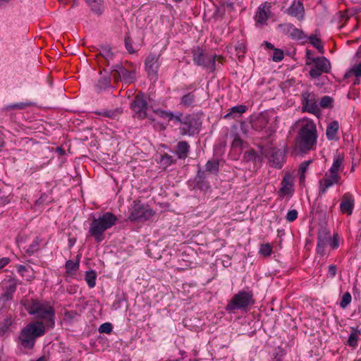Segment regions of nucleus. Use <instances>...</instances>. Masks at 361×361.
Segmentation results:
<instances>
[{"mask_svg": "<svg viewBox=\"0 0 361 361\" xmlns=\"http://www.w3.org/2000/svg\"><path fill=\"white\" fill-rule=\"evenodd\" d=\"M21 303L27 312L35 318L44 321L45 328L53 329L55 326V310L47 302L37 300H22Z\"/></svg>", "mask_w": 361, "mask_h": 361, "instance_id": "obj_1", "label": "nucleus"}, {"mask_svg": "<svg viewBox=\"0 0 361 361\" xmlns=\"http://www.w3.org/2000/svg\"><path fill=\"white\" fill-rule=\"evenodd\" d=\"M44 322L37 320L27 324L20 331L18 336L20 345L27 349H32L37 338L45 334Z\"/></svg>", "mask_w": 361, "mask_h": 361, "instance_id": "obj_2", "label": "nucleus"}, {"mask_svg": "<svg viewBox=\"0 0 361 361\" xmlns=\"http://www.w3.org/2000/svg\"><path fill=\"white\" fill-rule=\"evenodd\" d=\"M315 124L312 121H307L300 128L297 138V147L302 152H307L314 149L317 140Z\"/></svg>", "mask_w": 361, "mask_h": 361, "instance_id": "obj_3", "label": "nucleus"}, {"mask_svg": "<svg viewBox=\"0 0 361 361\" xmlns=\"http://www.w3.org/2000/svg\"><path fill=\"white\" fill-rule=\"evenodd\" d=\"M116 216L111 212H106L99 218H94L90 224L89 233L98 243L104 239L103 234L116 222Z\"/></svg>", "mask_w": 361, "mask_h": 361, "instance_id": "obj_4", "label": "nucleus"}, {"mask_svg": "<svg viewBox=\"0 0 361 361\" xmlns=\"http://www.w3.org/2000/svg\"><path fill=\"white\" fill-rule=\"evenodd\" d=\"M254 303L252 292L241 290L233 296L225 309L228 312H234L236 310H246Z\"/></svg>", "mask_w": 361, "mask_h": 361, "instance_id": "obj_5", "label": "nucleus"}, {"mask_svg": "<svg viewBox=\"0 0 361 361\" xmlns=\"http://www.w3.org/2000/svg\"><path fill=\"white\" fill-rule=\"evenodd\" d=\"M220 59L219 56L205 54L199 47L193 50V61L195 64L203 66L209 71H214L216 69V66L221 63Z\"/></svg>", "mask_w": 361, "mask_h": 361, "instance_id": "obj_6", "label": "nucleus"}, {"mask_svg": "<svg viewBox=\"0 0 361 361\" xmlns=\"http://www.w3.org/2000/svg\"><path fill=\"white\" fill-rule=\"evenodd\" d=\"M306 65L311 66L309 73L312 78H317L323 73H329L331 69L329 61L324 56L311 58Z\"/></svg>", "mask_w": 361, "mask_h": 361, "instance_id": "obj_7", "label": "nucleus"}, {"mask_svg": "<svg viewBox=\"0 0 361 361\" xmlns=\"http://www.w3.org/2000/svg\"><path fill=\"white\" fill-rule=\"evenodd\" d=\"M130 106L135 114V116L139 119H145L148 116L147 111L149 106L143 94H137L132 102Z\"/></svg>", "mask_w": 361, "mask_h": 361, "instance_id": "obj_8", "label": "nucleus"}, {"mask_svg": "<svg viewBox=\"0 0 361 361\" xmlns=\"http://www.w3.org/2000/svg\"><path fill=\"white\" fill-rule=\"evenodd\" d=\"M155 212L138 203L135 204L129 216L130 221H144L150 219Z\"/></svg>", "mask_w": 361, "mask_h": 361, "instance_id": "obj_9", "label": "nucleus"}, {"mask_svg": "<svg viewBox=\"0 0 361 361\" xmlns=\"http://www.w3.org/2000/svg\"><path fill=\"white\" fill-rule=\"evenodd\" d=\"M182 114L176 116L175 121L180 124L179 128L180 133L182 135H192L196 130V119L191 116H187L182 118Z\"/></svg>", "mask_w": 361, "mask_h": 361, "instance_id": "obj_10", "label": "nucleus"}, {"mask_svg": "<svg viewBox=\"0 0 361 361\" xmlns=\"http://www.w3.org/2000/svg\"><path fill=\"white\" fill-rule=\"evenodd\" d=\"M302 111L309 113H317L319 111L317 99L316 95L308 90L305 91L301 95Z\"/></svg>", "mask_w": 361, "mask_h": 361, "instance_id": "obj_11", "label": "nucleus"}, {"mask_svg": "<svg viewBox=\"0 0 361 361\" xmlns=\"http://www.w3.org/2000/svg\"><path fill=\"white\" fill-rule=\"evenodd\" d=\"M111 73L116 80H123L126 83L133 82L135 80V71L134 70L128 71L121 66H116V68H114Z\"/></svg>", "mask_w": 361, "mask_h": 361, "instance_id": "obj_12", "label": "nucleus"}, {"mask_svg": "<svg viewBox=\"0 0 361 361\" xmlns=\"http://www.w3.org/2000/svg\"><path fill=\"white\" fill-rule=\"evenodd\" d=\"M266 156L272 166L278 169L282 167L285 157L284 152L282 150L272 147L269 148L266 151Z\"/></svg>", "mask_w": 361, "mask_h": 361, "instance_id": "obj_13", "label": "nucleus"}, {"mask_svg": "<svg viewBox=\"0 0 361 361\" xmlns=\"http://www.w3.org/2000/svg\"><path fill=\"white\" fill-rule=\"evenodd\" d=\"M160 54H149L145 60V69L149 75H156L160 66Z\"/></svg>", "mask_w": 361, "mask_h": 361, "instance_id": "obj_14", "label": "nucleus"}, {"mask_svg": "<svg viewBox=\"0 0 361 361\" xmlns=\"http://www.w3.org/2000/svg\"><path fill=\"white\" fill-rule=\"evenodd\" d=\"M270 9L271 4L267 2H265L259 6L258 11L255 16L257 23L261 25H264L266 23L267 20L271 15Z\"/></svg>", "mask_w": 361, "mask_h": 361, "instance_id": "obj_15", "label": "nucleus"}, {"mask_svg": "<svg viewBox=\"0 0 361 361\" xmlns=\"http://www.w3.org/2000/svg\"><path fill=\"white\" fill-rule=\"evenodd\" d=\"M286 13L298 20H302L305 16V9L301 1H293L290 6L286 9Z\"/></svg>", "mask_w": 361, "mask_h": 361, "instance_id": "obj_16", "label": "nucleus"}, {"mask_svg": "<svg viewBox=\"0 0 361 361\" xmlns=\"http://www.w3.org/2000/svg\"><path fill=\"white\" fill-rule=\"evenodd\" d=\"M338 175H329L326 176L323 179L319 181V193L322 195L331 187L334 184L338 181Z\"/></svg>", "mask_w": 361, "mask_h": 361, "instance_id": "obj_17", "label": "nucleus"}, {"mask_svg": "<svg viewBox=\"0 0 361 361\" xmlns=\"http://www.w3.org/2000/svg\"><path fill=\"white\" fill-rule=\"evenodd\" d=\"M354 207V200L352 196L345 193L342 199V201L340 204L341 211L343 213L347 214L348 215H350L353 212V209Z\"/></svg>", "mask_w": 361, "mask_h": 361, "instance_id": "obj_18", "label": "nucleus"}, {"mask_svg": "<svg viewBox=\"0 0 361 361\" xmlns=\"http://www.w3.org/2000/svg\"><path fill=\"white\" fill-rule=\"evenodd\" d=\"M286 33L293 39H303L305 38L302 30L298 29L293 25L288 23L283 25Z\"/></svg>", "mask_w": 361, "mask_h": 361, "instance_id": "obj_19", "label": "nucleus"}, {"mask_svg": "<svg viewBox=\"0 0 361 361\" xmlns=\"http://www.w3.org/2000/svg\"><path fill=\"white\" fill-rule=\"evenodd\" d=\"M281 197L291 195L293 192V179L291 176L286 175L281 182V188L279 190Z\"/></svg>", "mask_w": 361, "mask_h": 361, "instance_id": "obj_20", "label": "nucleus"}, {"mask_svg": "<svg viewBox=\"0 0 361 361\" xmlns=\"http://www.w3.org/2000/svg\"><path fill=\"white\" fill-rule=\"evenodd\" d=\"M190 145L186 141H180L177 145L176 154L180 159H184L188 157Z\"/></svg>", "mask_w": 361, "mask_h": 361, "instance_id": "obj_21", "label": "nucleus"}, {"mask_svg": "<svg viewBox=\"0 0 361 361\" xmlns=\"http://www.w3.org/2000/svg\"><path fill=\"white\" fill-rule=\"evenodd\" d=\"M268 122L269 120L266 116L259 115L252 122V128L256 130H262L267 126Z\"/></svg>", "mask_w": 361, "mask_h": 361, "instance_id": "obj_22", "label": "nucleus"}, {"mask_svg": "<svg viewBox=\"0 0 361 361\" xmlns=\"http://www.w3.org/2000/svg\"><path fill=\"white\" fill-rule=\"evenodd\" d=\"M247 107L244 105L235 106L229 109V112L224 116L225 118H235L245 112Z\"/></svg>", "mask_w": 361, "mask_h": 361, "instance_id": "obj_23", "label": "nucleus"}, {"mask_svg": "<svg viewBox=\"0 0 361 361\" xmlns=\"http://www.w3.org/2000/svg\"><path fill=\"white\" fill-rule=\"evenodd\" d=\"M17 286L18 283L16 279H9L8 280L4 282L3 290L13 297V294L16 290Z\"/></svg>", "mask_w": 361, "mask_h": 361, "instance_id": "obj_24", "label": "nucleus"}, {"mask_svg": "<svg viewBox=\"0 0 361 361\" xmlns=\"http://www.w3.org/2000/svg\"><path fill=\"white\" fill-rule=\"evenodd\" d=\"M91 10L97 15L102 14L104 10L103 0H85Z\"/></svg>", "mask_w": 361, "mask_h": 361, "instance_id": "obj_25", "label": "nucleus"}, {"mask_svg": "<svg viewBox=\"0 0 361 361\" xmlns=\"http://www.w3.org/2000/svg\"><path fill=\"white\" fill-rule=\"evenodd\" d=\"M338 128L339 125L338 121H334L328 125L326 128V135L329 140H331L336 137V135L337 134L338 130Z\"/></svg>", "mask_w": 361, "mask_h": 361, "instance_id": "obj_26", "label": "nucleus"}, {"mask_svg": "<svg viewBox=\"0 0 361 361\" xmlns=\"http://www.w3.org/2000/svg\"><path fill=\"white\" fill-rule=\"evenodd\" d=\"M110 78L108 75H104L100 78L95 85L96 90L99 92L110 87Z\"/></svg>", "mask_w": 361, "mask_h": 361, "instance_id": "obj_27", "label": "nucleus"}, {"mask_svg": "<svg viewBox=\"0 0 361 361\" xmlns=\"http://www.w3.org/2000/svg\"><path fill=\"white\" fill-rule=\"evenodd\" d=\"M329 232L326 229L320 231L318 233L317 237V245L318 246L326 247L329 243Z\"/></svg>", "mask_w": 361, "mask_h": 361, "instance_id": "obj_28", "label": "nucleus"}, {"mask_svg": "<svg viewBox=\"0 0 361 361\" xmlns=\"http://www.w3.org/2000/svg\"><path fill=\"white\" fill-rule=\"evenodd\" d=\"M99 55L102 56L108 63L113 60L114 54L109 46H102Z\"/></svg>", "mask_w": 361, "mask_h": 361, "instance_id": "obj_29", "label": "nucleus"}, {"mask_svg": "<svg viewBox=\"0 0 361 361\" xmlns=\"http://www.w3.org/2000/svg\"><path fill=\"white\" fill-rule=\"evenodd\" d=\"M97 273L95 271L90 270L85 273V281L90 288H94L96 285Z\"/></svg>", "mask_w": 361, "mask_h": 361, "instance_id": "obj_30", "label": "nucleus"}, {"mask_svg": "<svg viewBox=\"0 0 361 361\" xmlns=\"http://www.w3.org/2000/svg\"><path fill=\"white\" fill-rule=\"evenodd\" d=\"M343 158L340 156L334 159L331 167L329 169L330 175H338V172L343 164Z\"/></svg>", "mask_w": 361, "mask_h": 361, "instance_id": "obj_31", "label": "nucleus"}, {"mask_svg": "<svg viewBox=\"0 0 361 361\" xmlns=\"http://www.w3.org/2000/svg\"><path fill=\"white\" fill-rule=\"evenodd\" d=\"M310 42L319 51V53L324 54V49L322 45V41L319 38L314 35H311L309 37Z\"/></svg>", "mask_w": 361, "mask_h": 361, "instance_id": "obj_32", "label": "nucleus"}, {"mask_svg": "<svg viewBox=\"0 0 361 361\" xmlns=\"http://www.w3.org/2000/svg\"><path fill=\"white\" fill-rule=\"evenodd\" d=\"M219 162L218 160H209L206 165V171L210 173H216L219 171Z\"/></svg>", "mask_w": 361, "mask_h": 361, "instance_id": "obj_33", "label": "nucleus"}, {"mask_svg": "<svg viewBox=\"0 0 361 361\" xmlns=\"http://www.w3.org/2000/svg\"><path fill=\"white\" fill-rule=\"evenodd\" d=\"M154 114L160 118L168 119L169 121L175 119L176 116L171 111H166L160 109L154 111Z\"/></svg>", "mask_w": 361, "mask_h": 361, "instance_id": "obj_34", "label": "nucleus"}, {"mask_svg": "<svg viewBox=\"0 0 361 361\" xmlns=\"http://www.w3.org/2000/svg\"><path fill=\"white\" fill-rule=\"evenodd\" d=\"M11 193L4 189L0 190V206H4L10 202Z\"/></svg>", "mask_w": 361, "mask_h": 361, "instance_id": "obj_35", "label": "nucleus"}, {"mask_svg": "<svg viewBox=\"0 0 361 361\" xmlns=\"http://www.w3.org/2000/svg\"><path fill=\"white\" fill-rule=\"evenodd\" d=\"M195 101V95L193 92H190L182 97L181 102L185 106H191Z\"/></svg>", "mask_w": 361, "mask_h": 361, "instance_id": "obj_36", "label": "nucleus"}, {"mask_svg": "<svg viewBox=\"0 0 361 361\" xmlns=\"http://www.w3.org/2000/svg\"><path fill=\"white\" fill-rule=\"evenodd\" d=\"M243 141L238 135L234 136L231 147L234 149L240 151L243 148Z\"/></svg>", "mask_w": 361, "mask_h": 361, "instance_id": "obj_37", "label": "nucleus"}, {"mask_svg": "<svg viewBox=\"0 0 361 361\" xmlns=\"http://www.w3.org/2000/svg\"><path fill=\"white\" fill-rule=\"evenodd\" d=\"M340 237L338 233H334L333 236L329 235V243L333 249H336L339 246Z\"/></svg>", "mask_w": 361, "mask_h": 361, "instance_id": "obj_38", "label": "nucleus"}, {"mask_svg": "<svg viewBox=\"0 0 361 361\" xmlns=\"http://www.w3.org/2000/svg\"><path fill=\"white\" fill-rule=\"evenodd\" d=\"M79 267V262L68 260L66 263V269L68 273H72L76 271Z\"/></svg>", "mask_w": 361, "mask_h": 361, "instance_id": "obj_39", "label": "nucleus"}, {"mask_svg": "<svg viewBox=\"0 0 361 361\" xmlns=\"http://www.w3.org/2000/svg\"><path fill=\"white\" fill-rule=\"evenodd\" d=\"M351 295L350 293L346 292L343 295L341 301L340 302V306L342 308H345L351 302Z\"/></svg>", "mask_w": 361, "mask_h": 361, "instance_id": "obj_40", "label": "nucleus"}, {"mask_svg": "<svg viewBox=\"0 0 361 361\" xmlns=\"http://www.w3.org/2000/svg\"><path fill=\"white\" fill-rule=\"evenodd\" d=\"M78 313L75 310L66 311L64 319L68 322H72L78 317Z\"/></svg>", "mask_w": 361, "mask_h": 361, "instance_id": "obj_41", "label": "nucleus"}, {"mask_svg": "<svg viewBox=\"0 0 361 361\" xmlns=\"http://www.w3.org/2000/svg\"><path fill=\"white\" fill-rule=\"evenodd\" d=\"M272 248L269 244H263L261 245L259 252L262 255L267 257L271 253Z\"/></svg>", "mask_w": 361, "mask_h": 361, "instance_id": "obj_42", "label": "nucleus"}, {"mask_svg": "<svg viewBox=\"0 0 361 361\" xmlns=\"http://www.w3.org/2000/svg\"><path fill=\"white\" fill-rule=\"evenodd\" d=\"M12 299L13 296L4 291L3 293L0 295V308H3L5 306L6 302L10 301Z\"/></svg>", "mask_w": 361, "mask_h": 361, "instance_id": "obj_43", "label": "nucleus"}, {"mask_svg": "<svg viewBox=\"0 0 361 361\" xmlns=\"http://www.w3.org/2000/svg\"><path fill=\"white\" fill-rule=\"evenodd\" d=\"M357 337H358V333L357 332V331L354 330L350 334L349 338H348L349 345H350L352 347H355L357 345Z\"/></svg>", "mask_w": 361, "mask_h": 361, "instance_id": "obj_44", "label": "nucleus"}, {"mask_svg": "<svg viewBox=\"0 0 361 361\" xmlns=\"http://www.w3.org/2000/svg\"><path fill=\"white\" fill-rule=\"evenodd\" d=\"M333 102V99L329 96H324L320 101V106L322 108H327L331 106Z\"/></svg>", "mask_w": 361, "mask_h": 361, "instance_id": "obj_45", "label": "nucleus"}, {"mask_svg": "<svg viewBox=\"0 0 361 361\" xmlns=\"http://www.w3.org/2000/svg\"><path fill=\"white\" fill-rule=\"evenodd\" d=\"M272 58L276 62L281 61L283 59V51L279 49H274Z\"/></svg>", "mask_w": 361, "mask_h": 361, "instance_id": "obj_46", "label": "nucleus"}, {"mask_svg": "<svg viewBox=\"0 0 361 361\" xmlns=\"http://www.w3.org/2000/svg\"><path fill=\"white\" fill-rule=\"evenodd\" d=\"M356 56L357 57H361V54H358V51H357L356 53ZM352 72L356 77L361 76V62L353 66V68H352Z\"/></svg>", "mask_w": 361, "mask_h": 361, "instance_id": "obj_47", "label": "nucleus"}, {"mask_svg": "<svg viewBox=\"0 0 361 361\" xmlns=\"http://www.w3.org/2000/svg\"><path fill=\"white\" fill-rule=\"evenodd\" d=\"M111 331H112V326L110 323L102 324L99 328V331L100 333L109 334L111 332Z\"/></svg>", "mask_w": 361, "mask_h": 361, "instance_id": "obj_48", "label": "nucleus"}, {"mask_svg": "<svg viewBox=\"0 0 361 361\" xmlns=\"http://www.w3.org/2000/svg\"><path fill=\"white\" fill-rule=\"evenodd\" d=\"M286 220L289 222L295 221L298 218V212L295 209L288 211L286 214Z\"/></svg>", "mask_w": 361, "mask_h": 361, "instance_id": "obj_49", "label": "nucleus"}, {"mask_svg": "<svg viewBox=\"0 0 361 361\" xmlns=\"http://www.w3.org/2000/svg\"><path fill=\"white\" fill-rule=\"evenodd\" d=\"M39 248V243L37 240L33 241V243L30 245L28 248L26 250V252L29 255L33 254L35 252H36Z\"/></svg>", "mask_w": 361, "mask_h": 361, "instance_id": "obj_50", "label": "nucleus"}, {"mask_svg": "<svg viewBox=\"0 0 361 361\" xmlns=\"http://www.w3.org/2000/svg\"><path fill=\"white\" fill-rule=\"evenodd\" d=\"M311 162V160L303 161L300 166L299 173H305Z\"/></svg>", "mask_w": 361, "mask_h": 361, "instance_id": "obj_51", "label": "nucleus"}, {"mask_svg": "<svg viewBox=\"0 0 361 361\" xmlns=\"http://www.w3.org/2000/svg\"><path fill=\"white\" fill-rule=\"evenodd\" d=\"M118 111H106L103 113H97L99 115H102L105 117L115 118L118 114Z\"/></svg>", "mask_w": 361, "mask_h": 361, "instance_id": "obj_52", "label": "nucleus"}, {"mask_svg": "<svg viewBox=\"0 0 361 361\" xmlns=\"http://www.w3.org/2000/svg\"><path fill=\"white\" fill-rule=\"evenodd\" d=\"M32 104L31 102H26V103L20 102V103H17V104H14L11 105V109H23L27 106H31Z\"/></svg>", "mask_w": 361, "mask_h": 361, "instance_id": "obj_53", "label": "nucleus"}, {"mask_svg": "<svg viewBox=\"0 0 361 361\" xmlns=\"http://www.w3.org/2000/svg\"><path fill=\"white\" fill-rule=\"evenodd\" d=\"M336 271H337V267L336 265L334 264H331L329 267V269H328V276L330 277V278H334L336 274Z\"/></svg>", "mask_w": 361, "mask_h": 361, "instance_id": "obj_54", "label": "nucleus"}, {"mask_svg": "<svg viewBox=\"0 0 361 361\" xmlns=\"http://www.w3.org/2000/svg\"><path fill=\"white\" fill-rule=\"evenodd\" d=\"M6 323L5 324L2 325L0 326V333L1 334H4L8 329V326L11 325V322L10 319H6L5 320Z\"/></svg>", "mask_w": 361, "mask_h": 361, "instance_id": "obj_55", "label": "nucleus"}, {"mask_svg": "<svg viewBox=\"0 0 361 361\" xmlns=\"http://www.w3.org/2000/svg\"><path fill=\"white\" fill-rule=\"evenodd\" d=\"M125 44H126V49L129 51V52H130V53L134 52L130 38L128 37L125 39Z\"/></svg>", "mask_w": 361, "mask_h": 361, "instance_id": "obj_56", "label": "nucleus"}, {"mask_svg": "<svg viewBox=\"0 0 361 361\" xmlns=\"http://www.w3.org/2000/svg\"><path fill=\"white\" fill-rule=\"evenodd\" d=\"M9 262V259L7 257H4L0 259V269L5 267Z\"/></svg>", "mask_w": 361, "mask_h": 361, "instance_id": "obj_57", "label": "nucleus"}, {"mask_svg": "<svg viewBox=\"0 0 361 361\" xmlns=\"http://www.w3.org/2000/svg\"><path fill=\"white\" fill-rule=\"evenodd\" d=\"M324 248L325 247L318 246L317 245V252L318 254L323 255H324Z\"/></svg>", "mask_w": 361, "mask_h": 361, "instance_id": "obj_58", "label": "nucleus"}, {"mask_svg": "<svg viewBox=\"0 0 361 361\" xmlns=\"http://www.w3.org/2000/svg\"><path fill=\"white\" fill-rule=\"evenodd\" d=\"M305 54H306V63H307V62H309L310 59L313 58V57L312 56V51L309 49L306 50Z\"/></svg>", "mask_w": 361, "mask_h": 361, "instance_id": "obj_59", "label": "nucleus"}, {"mask_svg": "<svg viewBox=\"0 0 361 361\" xmlns=\"http://www.w3.org/2000/svg\"><path fill=\"white\" fill-rule=\"evenodd\" d=\"M305 180V173H300L299 180L300 184L303 185Z\"/></svg>", "mask_w": 361, "mask_h": 361, "instance_id": "obj_60", "label": "nucleus"}, {"mask_svg": "<svg viewBox=\"0 0 361 361\" xmlns=\"http://www.w3.org/2000/svg\"><path fill=\"white\" fill-rule=\"evenodd\" d=\"M236 49H238L242 53H244L245 50V47L244 44H241L238 45V47Z\"/></svg>", "mask_w": 361, "mask_h": 361, "instance_id": "obj_61", "label": "nucleus"}, {"mask_svg": "<svg viewBox=\"0 0 361 361\" xmlns=\"http://www.w3.org/2000/svg\"><path fill=\"white\" fill-rule=\"evenodd\" d=\"M264 44L265 46L269 49H274V45L272 44H271L270 42H264Z\"/></svg>", "mask_w": 361, "mask_h": 361, "instance_id": "obj_62", "label": "nucleus"}, {"mask_svg": "<svg viewBox=\"0 0 361 361\" xmlns=\"http://www.w3.org/2000/svg\"><path fill=\"white\" fill-rule=\"evenodd\" d=\"M233 3H226V4H224V6L229 10L233 9Z\"/></svg>", "mask_w": 361, "mask_h": 361, "instance_id": "obj_63", "label": "nucleus"}, {"mask_svg": "<svg viewBox=\"0 0 361 361\" xmlns=\"http://www.w3.org/2000/svg\"><path fill=\"white\" fill-rule=\"evenodd\" d=\"M10 0H0V6L6 4H8Z\"/></svg>", "mask_w": 361, "mask_h": 361, "instance_id": "obj_64", "label": "nucleus"}]
</instances>
